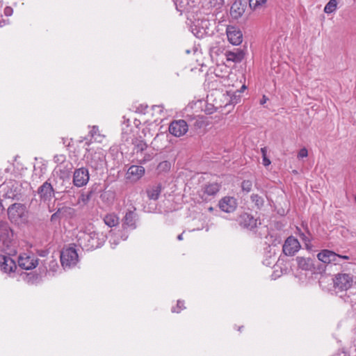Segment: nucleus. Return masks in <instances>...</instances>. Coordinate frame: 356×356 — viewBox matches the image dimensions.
<instances>
[{
    "label": "nucleus",
    "mask_w": 356,
    "mask_h": 356,
    "mask_svg": "<svg viewBox=\"0 0 356 356\" xmlns=\"http://www.w3.org/2000/svg\"><path fill=\"white\" fill-rule=\"evenodd\" d=\"M88 164L94 170H102L106 164L104 154L101 152H95L90 154V158L88 157Z\"/></svg>",
    "instance_id": "12"
},
{
    "label": "nucleus",
    "mask_w": 356,
    "mask_h": 356,
    "mask_svg": "<svg viewBox=\"0 0 356 356\" xmlns=\"http://www.w3.org/2000/svg\"><path fill=\"white\" fill-rule=\"evenodd\" d=\"M76 250L72 246L63 248L60 252V262L63 268H71L78 261Z\"/></svg>",
    "instance_id": "3"
},
{
    "label": "nucleus",
    "mask_w": 356,
    "mask_h": 356,
    "mask_svg": "<svg viewBox=\"0 0 356 356\" xmlns=\"http://www.w3.org/2000/svg\"><path fill=\"white\" fill-rule=\"evenodd\" d=\"M296 261L300 268L306 271H312L315 269L313 261L309 258L297 257Z\"/></svg>",
    "instance_id": "23"
},
{
    "label": "nucleus",
    "mask_w": 356,
    "mask_h": 356,
    "mask_svg": "<svg viewBox=\"0 0 356 356\" xmlns=\"http://www.w3.org/2000/svg\"><path fill=\"white\" fill-rule=\"evenodd\" d=\"M70 245H76L75 243H70Z\"/></svg>",
    "instance_id": "59"
},
{
    "label": "nucleus",
    "mask_w": 356,
    "mask_h": 356,
    "mask_svg": "<svg viewBox=\"0 0 356 356\" xmlns=\"http://www.w3.org/2000/svg\"><path fill=\"white\" fill-rule=\"evenodd\" d=\"M160 107H161V106L154 105V106H152V108H153V109H155V108H160Z\"/></svg>",
    "instance_id": "55"
},
{
    "label": "nucleus",
    "mask_w": 356,
    "mask_h": 356,
    "mask_svg": "<svg viewBox=\"0 0 356 356\" xmlns=\"http://www.w3.org/2000/svg\"><path fill=\"white\" fill-rule=\"evenodd\" d=\"M318 259L325 264L337 263L338 259H349L347 255H341L335 253L333 251L328 250H323L317 254Z\"/></svg>",
    "instance_id": "10"
},
{
    "label": "nucleus",
    "mask_w": 356,
    "mask_h": 356,
    "mask_svg": "<svg viewBox=\"0 0 356 356\" xmlns=\"http://www.w3.org/2000/svg\"><path fill=\"white\" fill-rule=\"evenodd\" d=\"M229 42L233 45H238L242 42L243 33L239 29L234 26H227L226 30Z\"/></svg>",
    "instance_id": "15"
},
{
    "label": "nucleus",
    "mask_w": 356,
    "mask_h": 356,
    "mask_svg": "<svg viewBox=\"0 0 356 356\" xmlns=\"http://www.w3.org/2000/svg\"><path fill=\"white\" fill-rule=\"evenodd\" d=\"M95 129H97V127H95V126H94V127H92V129L90 131V135H91L92 136H94V134H96V131H95Z\"/></svg>",
    "instance_id": "50"
},
{
    "label": "nucleus",
    "mask_w": 356,
    "mask_h": 356,
    "mask_svg": "<svg viewBox=\"0 0 356 356\" xmlns=\"http://www.w3.org/2000/svg\"><path fill=\"white\" fill-rule=\"evenodd\" d=\"M238 102V97L236 95H234L231 97L230 103L231 104H236Z\"/></svg>",
    "instance_id": "46"
},
{
    "label": "nucleus",
    "mask_w": 356,
    "mask_h": 356,
    "mask_svg": "<svg viewBox=\"0 0 356 356\" xmlns=\"http://www.w3.org/2000/svg\"><path fill=\"white\" fill-rule=\"evenodd\" d=\"M261 152L262 156H267V149H266V147H262V148L261 149Z\"/></svg>",
    "instance_id": "48"
},
{
    "label": "nucleus",
    "mask_w": 356,
    "mask_h": 356,
    "mask_svg": "<svg viewBox=\"0 0 356 356\" xmlns=\"http://www.w3.org/2000/svg\"><path fill=\"white\" fill-rule=\"evenodd\" d=\"M145 174V168L141 165H133L129 167L127 171V178L132 179L133 181H138Z\"/></svg>",
    "instance_id": "17"
},
{
    "label": "nucleus",
    "mask_w": 356,
    "mask_h": 356,
    "mask_svg": "<svg viewBox=\"0 0 356 356\" xmlns=\"http://www.w3.org/2000/svg\"><path fill=\"white\" fill-rule=\"evenodd\" d=\"M163 188L161 183H156L146 189V193L149 200H157Z\"/></svg>",
    "instance_id": "20"
},
{
    "label": "nucleus",
    "mask_w": 356,
    "mask_h": 356,
    "mask_svg": "<svg viewBox=\"0 0 356 356\" xmlns=\"http://www.w3.org/2000/svg\"><path fill=\"white\" fill-rule=\"evenodd\" d=\"M74 212V209L69 207H63L59 208L51 216V221L56 222L60 220L62 218L71 215Z\"/></svg>",
    "instance_id": "21"
},
{
    "label": "nucleus",
    "mask_w": 356,
    "mask_h": 356,
    "mask_svg": "<svg viewBox=\"0 0 356 356\" xmlns=\"http://www.w3.org/2000/svg\"><path fill=\"white\" fill-rule=\"evenodd\" d=\"M245 51L241 49H237L236 51H227L225 56L227 61H232L235 63H241L245 57Z\"/></svg>",
    "instance_id": "18"
},
{
    "label": "nucleus",
    "mask_w": 356,
    "mask_h": 356,
    "mask_svg": "<svg viewBox=\"0 0 356 356\" xmlns=\"http://www.w3.org/2000/svg\"><path fill=\"white\" fill-rule=\"evenodd\" d=\"M301 246H282V251L286 256H293L298 252Z\"/></svg>",
    "instance_id": "32"
},
{
    "label": "nucleus",
    "mask_w": 356,
    "mask_h": 356,
    "mask_svg": "<svg viewBox=\"0 0 356 356\" xmlns=\"http://www.w3.org/2000/svg\"><path fill=\"white\" fill-rule=\"evenodd\" d=\"M337 4V0H330L324 7L323 11L327 14H331L336 10Z\"/></svg>",
    "instance_id": "31"
},
{
    "label": "nucleus",
    "mask_w": 356,
    "mask_h": 356,
    "mask_svg": "<svg viewBox=\"0 0 356 356\" xmlns=\"http://www.w3.org/2000/svg\"><path fill=\"white\" fill-rule=\"evenodd\" d=\"M307 156H308V152H307V149L305 147L302 148L299 151L298 154V156L300 158L307 157Z\"/></svg>",
    "instance_id": "42"
},
{
    "label": "nucleus",
    "mask_w": 356,
    "mask_h": 356,
    "mask_svg": "<svg viewBox=\"0 0 356 356\" xmlns=\"http://www.w3.org/2000/svg\"><path fill=\"white\" fill-rule=\"evenodd\" d=\"M219 209L225 213L234 212L238 206L237 200L232 196H225L218 201Z\"/></svg>",
    "instance_id": "9"
},
{
    "label": "nucleus",
    "mask_w": 356,
    "mask_h": 356,
    "mask_svg": "<svg viewBox=\"0 0 356 356\" xmlns=\"http://www.w3.org/2000/svg\"><path fill=\"white\" fill-rule=\"evenodd\" d=\"M115 197V193L112 191H104L100 195V198L102 201L107 204H113Z\"/></svg>",
    "instance_id": "29"
},
{
    "label": "nucleus",
    "mask_w": 356,
    "mask_h": 356,
    "mask_svg": "<svg viewBox=\"0 0 356 356\" xmlns=\"http://www.w3.org/2000/svg\"><path fill=\"white\" fill-rule=\"evenodd\" d=\"M277 213L280 214L282 216H285L284 210L283 209H279L277 211Z\"/></svg>",
    "instance_id": "51"
},
{
    "label": "nucleus",
    "mask_w": 356,
    "mask_h": 356,
    "mask_svg": "<svg viewBox=\"0 0 356 356\" xmlns=\"http://www.w3.org/2000/svg\"><path fill=\"white\" fill-rule=\"evenodd\" d=\"M15 233L7 222L0 221V241L3 245H9L14 241Z\"/></svg>",
    "instance_id": "11"
},
{
    "label": "nucleus",
    "mask_w": 356,
    "mask_h": 356,
    "mask_svg": "<svg viewBox=\"0 0 356 356\" xmlns=\"http://www.w3.org/2000/svg\"><path fill=\"white\" fill-rule=\"evenodd\" d=\"M7 214L10 221L17 226L24 225L29 221L28 211L24 204H12L7 209Z\"/></svg>",
    "instance_id": "1"
},
{
    "label": "nucleus",
    "mask_w": 356,
    "mask_h": 356,
    "mask_svg": "<svg viewBox=\"0 0 356 356\" xmlns=\"http://www.w3.org/2000/svg\"><path fill=\"white\" fill-rule=\"evenodd\" d=\"M60 180H62V183L60 185H58L57 179L54 177L52 179V182L54 183V187L55 191V195L56 194H60V193H69L70 192V189L72 188L70 186H65V180L63 179V177H59ZM69 185H71V183L69 182Z\"/></svg>",
    "instance_id": "22"
},
{
    "label": "nucleus",
    "mask_w": 356,
    "mask_h": 356,
    "mask_svg": "<svg viewBox=\"0 0 356 356\" xmlns=\"http://www.w3.org/2000/svg\"><path fill=\"white\" fill-rule=\"evenodd\" d=\"M184 302L183 301H181V300H178L177 301V307H173L172 309V312H174V313H179L182 309L184 308Z\"/></svg>",
    "instance_id": "40"
},
{
    "label": "nucleus",
    "mask_w": 356,
    "mask_h": 356,
    "mask_svg": "<svg viewBox=\"0 0 356 356\" xmlns=\"http://www.w3.org/2000/svg\"><path fill=\"white\" fill-rule=\"evenodd\" d=\"M238 225L248 229H253L257 227V219L254 216L247 212H243L236 218Z\"/></svg>",
    "instance_id": "13"
},
{
    "label": "nucleus",
    "mask_w": 356,
    "mask_h": 356,
    "mask_svg": "<svg viewBox=\"0 0 356 356\" xmlns=\"http://www.w3.org/2000/svg\"><path fill=\"white\" fill-rule=\"evenodd\" d=\"M262 161H263V165L266 167L270 165L271 163L270 160L268 158L267 156H262Z\"/></svg>",
    "instance_id": "44"
},
{
    "label": "nucleus",
    "mask_w": 356,
    "mask_h": 356,
    "mask_svg": "<svg viewBox=\"0 0 356 356\" xmlns=\"http://www.w3.org/2000/svg\"><path fill=\"white\" fill-rule=\"evenodd\" d=\"M270 238H273L271 245H280L283 242V238L282 237V234L275 233L270 235Z\"/></svg>",
    "instance_id": "37"
},
{
    "label": "nucleus",
    "mask_w": 356,
    "mask_h": 356,
    "mask_svg": "<svg viewBox=\"0 0 356 356\" xmlns=\"http://www.w3.org/2000/svg\"><path fill=\"white\" fill-rule=\"evenodd\" d=\"M268 99V98L266 95H263L262 98L260 99V104L264 105L266 101Z\"/></svg>",
    "instance_id": "47"
},
{
    "label": "nucleus",
    "mask_w": 356,
    "mask_h": 356,
    "mask_svg": "<svg viewBox=\"0 0 356 356\" xmlns=\"http://www.w3.org/2000/svg\"><path fill=\"white\" fill-rule=\"evenodd\" d=\"M38 264V259L33 254L23 253L19 256L18 265L22 269L31 270L35 268Z\"/></svg>",
    "instance_id": "8"
},
{
    "label": "nucleus",
    "mask_w": 356,
    "mask_h": 356,
    "mask_svg": "<svg viewBox=\"0 0 356 356\" xmlns=\"http://www.w3.org/2000/svg\"><path fill=\"white\" fill-rule=\"evenodd\" d=\"M249 0H235L230 8V16L237 20L245 13Z\"/></svg>",
    "instance_id": "6"
},
{
    "label": "nucleus",
    "mask_w": 356,
    "mask_h": 356,
    "mask_svg": "<svg viewBox=\"0 0 356 356\" xmlns=\"http://www.w3.org/2000/svg\"><path fill=\"white\" fill-rule=\"evenodd\" d=\"M354 198H355V201L356 202V195H355Z\"/></svg>",
    "instance_id": "60"
},
{
    "label": "nucleus",
    "mask_w": 356,
    "mask_h": 356,
    "mask_svg": "<svg viewBox=\"0 0 356 356\" xmlns=\"http://www.w3.org/2000/svg\"><path fill=\"white\" fill-rule=\"evenodd\" d=\"M171 168V163L168 161H163L159 163L157 165V170L159 173L166 172L170 170Z\"/></svg>",
    "instance_id": "33"
},
{
    "label": "nucleus",
    "mask_w": 356,
    "mask_h": 356,
    "mask_svg": "<svg viewBox=\"0 0 356 356\" xmlns=\"http://www.w3.org/2000/svg\"><path fill=\"white\" fill-rule=\"evenodd\" d=\"M252 187V182L249 179L243 180L241 183V188L243 192L249 193L251 191Z\"/></svg>",
    "instance_id": "36"
},
{
    "label": "nucleus",
    "mask_w": 356,
    "mask_h": 356,
    "mask_svg": "<svg viewBox=\"0 0 356 356\" xmlns=\"http://www.w3.org/2000/svg\"><path fill=\"white\" fill-rule=\"evenodd\" d=\"M182 236H183V233L178 235L177 239L179 241L182 240Z\"/></svg>",
    "instance_id": "53"
},
{
    "label": "nucleus",
    "mask_w": 356,
    "mask_h": 356,
    "mask_svg": "<svg viewBox=\"0 0 356 356\" xmlns=\"http://www.w3.org/2000/svg\"><path fill=\"white\" fill-rule=\"evenodd\" d=\"M99 185L95 184H93L87 191V193H82L79 197V200L81 201L83 204H87L92 196L99 192L101 189L99 188Z\"/></svg>",
    "instance_id": "19"
},
{
    "label": "nucleus",
    "mask_w": 356,
    "mask_h": 356,
    "mask_svg": "<svg viewBox=\"0 0 356 356\" xmlns=\"http://www.w3.org/2000/svg\"><path fill=\"white\" fill-rule=\"evenodd\" d=\"M5 211V208L3 206L2 200L0 199V214H1Z\"/></svg>",
    "instance_id": "49"
},
{
    "label": "nucleus",
    "mask_w": 356,
    "mask_h": 356,
    "mask_svg": "<svg viewBox=\"0 0 356 356\" xmlns=\"http://www.w3.org/2000/svg\"><path fill=\"white\" fill-rule=\"evenodd\" d=\"M246 88V86L245 85H243L242 87H241V90H244V89Z\"/></svg>",
    "instance_id": "56"
},
{
    "label": "nucleus",
    "mask_w": 356,
    "mask_h": 356,
    "mask_svg": "<svg viewBox=\"0 0 356 356\" xmlns=\"http://www.w3.org/2000/svg\"><path fill=\"white\" fill-rule=\"evenodd\" d=\"M354 282V275L351 273H339L333 279L334 288L337 291H346L350 289Z\"/></svg>",
    "instance_id": "2"
},
{
    "label": "nucleus",
    "mask_w": 356,
    "mask_h": 356,
    "mask_svg": "<svg viewBox=\"0 0 356 356\" xmlns=\"http://www.w3.org/2000/svg\"><path fill=\"white\" fill-rule=\"evenodd\" d=\"M104 222L108 227L112 228L119 225L120 218L114 212L109 213L106 214L104 217Z\"/></svg>",
    "instance_id": "24"
},
{
    "label": "nucleus",
    "mask_w": 356,
    "mask_h": 356,
    "mask_svg": "<svg viewBox=\"0 0 356 356\" xmlns=\"http://www.w3.org/2000/svg\"><path fill=\"white\" fill-rule=\"evenodd\" d=\"M282 226H283V225L282 222H276L275 227L277 229H280Z\"/></svg>",
    "instance_id": "52"
},
{
    "label": "nucleus",
    "mask_w": 356,
    "mask_h": 356,
    "mask_svg": "<svg viewBox=\"0 0 356 356\" xmlns=\"http://www.w3.org/2000/svg\"><path fill=\"white\" fill-rule=\"evenodd\" d=\"M36 193L39 195L40 201L43 202H49L53 197H55V191L51 178H49L38 187Z\"/></svg>",
    "instance_id": "4"
},
{
    "label": "nucleus",
    "mask_w": 356,
    "mask_h": 356,
    "mask_svg": "<svg viewBox=\"0 0 356 356\" xmlns=\"http://www.w3.org/2000/svg\"><path fill=\"white\" fill-rule=\"evenodd\" d=\"M215 111H216V108H214L213 105H212V104L207 105L205 110H204L206 114H212Z\"/></svg>",
    "instance_id": "41"
},
{
    "label": "nucleus",
    "mask_w": 356,
    "mask_h": 356,
    "mask_svg": "<svg viewBox=\"0 0 356 356\" xmlns=\"http://www.w3.org/2000/svg\"><path fill=\"white\" fill-rule=\"evenodd\" d=\"M47 252L45 251L44 254H41L40 255H42V256H44V255H45V254H47Z\"/></svg>",
    "instance_id": "57"
},
{
    "label": "nucleus",
    "mask_w": 356,
    "mask_h": 356,
    "mask_svg": "<svg viewBox=\"0 0 356 356\" xmlns=\"http://www.w3.org/2000/svg\"><path fill=\"white\" fill-rule=\"evenodd\" d=\"M351 265L353 267H356V264H352Z\"/></svg>",
    "instance_id": "58"
},
{
    "label": "nucleus",
    "mask_w": 356,
    "mask_h": 356,
    "mask_svg": "<svg viewBox=\"0 0 356 356\" xmlns=\"http://www.w3.org/2000/svg\"><path fill=\"white\" fill-rule=\"evenodd\" d=\"M209 23L208 20H202L200 23L197 22V24L195 25V28H193L192 32L193 34L198 38H201L203 37V35L206 33V30L204 29L205 27L207 26V24Z\"/></svg>",
    "instance_id": "26"
},
{
    "label": "nucleus",
    "mask_w": 356,
    "mask_h": 356,
    "mask_svg": "<svg viewBox=\"0 0 356 356\" xmlns=\"http://www.w3.org/2000/svg\"><path fill=\"white\" fill-rule=\"evenodd\" d=\"M188 125L184 120H173L170 122L168 131L175 137H181L186 134Z\"/></svg>",
    "instance_id": "5"
},
{
    "label": "nucleus",
    "mask_w": 356,
    "mask_h": 356,
    "mask_svg": "<svg viewBox=\"0 0 356 356\" xmlns=\"http://www.w3.org/2000/svg\"><path fill=\"white\" fill-rule=\"evenodd\" d=\"M147 105H143V104H140L138 108H137V111L140 112V113H145V111L147 108Z\"/></svg>",
    "instance_id": "45"
},
{
    "label": "nucleus",
    "mask_w": 356,
    "mask_h": 356,
    "mask_svg": "<svg viewBox=\"0 0 356 356\" xmlns=\"http://www.w3.org/2000/svg\"><path fill=\"white\" fill-rule=\"evenodd\" d=\"M132 144L134 145V149L137 152H142L147 149V145L141 136L139 138H134L132 139Z\"/></svg>",
    "instance_id": "27"
},
{
    "label": "nucleus",
    "mask_w": 356,
    "mask_h": 356,
    "mask_svg": "<svg viewBox=\"0 0 356 356\" xmlns=\"http://www.w3.org/2000/svg\"><path fill=\"white\" fill-rule=\"evenodd\" d=\"M90 175L86 168L76 169L73 174V184L76 187H82L86 185L89 181Z\"/></svg>",
    "instance_id": "7"
},
{
    "label": "nucleus",
    "mask_w": 356,
    "mask_h": 356,
    "mask_svg": "<svg viewBox=\"0 0 356 356\" xmlns=\"http://www.w3.org/2000/svg\"><path fill=\"white\" fill-rule=\"evenodd\" d=\"M136 209L134 208V211L128 210L126 212L125 216L122 220V227L123 229H126L127 227L131 228V229H135L136 228V217L137 213L134 211Z\"/></svg>",
    "instance_id": "16"
},
{
    "label": "nucleus",
    "mask_w": 356,
    "mask_h": 356,
    "mask_svg": "<svg viewBox=\"0 0 356 356\" xmlns=\"http://www.w3.org/2000/svg\"><path fill=\"white\" fill-rule=\"evenodd\" d=\"M220 188V184L213 182L205 184L203 188V191L209 196H215L219 192Z\"/></svg>",
    "instance_id": "25"
},
{
    "label": "nucleus",
    "mask_w": 356,
    "mask_h": 356,
    "mask_svg": "<svg viewBox=\"0 0 356 356\" xmlns=\"http://www.w3.org/2000/svg\"><path fill=\"white\" fill-rule=\"evenodd\" d=\"M267 0H249V7L252 10H255L257 7L262 6Z\"/></svg>",
    "instance_id": "35"
},
{
    "label": "nucleus",
    "mask_w": 356,
    "mask_h": 356,
    "mask_svg": "<svg viewBox=\"0 0 356 356\" xmlns=\"http://www.w3.org/2000/svg\"><path fill=\"white\" fill-rule=\"evenodd\" d=\"M296 229L298 232L300 237L301 240L302 241V242L305 243V245H310L309 244V243L311 242L310 233L309 232H307V234H305V233L302 232L301 230L298 227H296Z\"/></svg>",
    "instance_id": "34"
},
{
    "label": "nucleus",
    "mask_w": 356,
    "mask_h": 356,
    "mask_svg": "<svg viewBox=\"0 0 356 356\" xmlns=\"http://www.w3.org/2000/svg\"><path fill=\"white\" fill-rule=\"evenodd\" d=\"M5 197L12 200H19L22 198V194L17 189V186H12V187L5 193Z\"/></svg>",
    "instance_id": "28"
},
{
    "label": "nucleus",
    "mask_w": 356,
    "mask_h": 356,
    "mask_svg": "<svg viewBox=\"0 0 356 356\" xmlns=\"http://www.w3.org/2000/svg\"><path fill=\"white\" fill-rule=\"evenodd\" d=\"M250 200L254 204V206L257 209L260 210L264 205V199L258 194H252Z\"/></svg>",
    "instance_id": "30"
},
{
    "label": "nucleus",
    "mask_w": 356,
    "mask_h": 356,
    "mask_svg": "<svg viewBox=\"0 0 356 356\" xmlns=\"http://www.w3.org/2000/svg\"><path fill=\"white\" fill-rule=\"evenodd\" d=\"M13 10L10 6H6L4 8V14L6 16H10L13 14Z\"/></svg>",
    "instance_id": "43"
},
{
    "label": "nucleus",
    "mask_w": 356,
    "mask_h": 356,
    "mask_svg": "<svg viewBox=\"0 0 356 356\" xmlns=\"http://www.w3.org/2000/svg\"><path fill=\"white\" fill-rule=\"evenodd\" d=\"M175 4L176 6V9L180 13L183 12L186 6V3L184 1V0H175Z\"/></svg>",
    "instance_id": "39"
},
{
    "label": "nucleus",
    "mask_w": 356,
    "mask_h": 356,
    "mask_svg": "<svg viewBox=\"0 0 356 356\" xmlns=\"http://www.w3.org/2000/svg\"><path fill=\"white\" fill-rule=\"evenodd\" d=\"M208 211H209V212H212L213 211H214V209H213V207H209V208H208Z\"/></svg>",
    "instance_id": "54"
},
{
    "label": "nucleus",
    "mask_w": 356,
    "mask_h": 356,
    "mask_svg": "<svg viewBox=\"0 0 356 356\" xmlns=\"http://www.w3.org/2000/svg\"><path fill=\"white\" fill-rule=\"evenodd\" d=\"M282 245H300L297 238L289 236L284 239V243Z\"/></svg>",
    "instance_id": "38"
},
{
    "label": "nucleus",
    "mask_w": 356,
    "mask_h": 356,
    "mask_svg": "<svg viewBox=\"0 0 356 356\" xmlns=\"http://www.w3.org/2000/svg\"><path fill=\"white\" fill-rule=\"evenodd\" d=\"M17 269L15 261L10 257L0 255V270L6 274L15 273Z\"/></svg>",
    "instance_id": "14"
}]
</instances>
